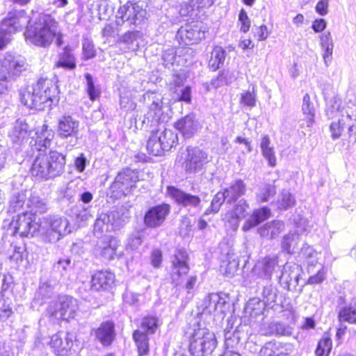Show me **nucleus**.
<instances>
[{
  "label": "nucleus",
  "mask_w": 356,
  "mask_h": 356,
  "mask_svg": "<svg viewBox=\"0 0 356 356\" xmlns=\"http://www.w3.org/2000/svg\"><path fill=\"white\" fill-rule=\"evenodd\" d=\"M145 102H151L144 115L143 123L152 129L147 143V149L154 156H160L164 151H169L178 143V137L171 129L163 124L165 117L162 111V99L160 95L148 92L144 95Z\"/></svg>",
  "instance_id": "f257e3e1"
},
{
  "label": "nucleus",
  "mask_w": 356,
  "mask_h": 356,
  "mask_svg": "<svg viewBox=\"0 0 356 356\" xmlns=\"http://www.w3.org/2000/svg\"><path fill=\"white\" fill-rule=\"evenodd\" d=\"M30 21L25 26H27L24 33L27 42L40 47H48L55 39L58 46L63 44L58 22L51 15L40 14L34 23L28 25Z\"/></svg>",
  "instance_id": "f03ea898"
},
{
  "label": "nucleus",
  "mask_w": 356,
  "mask_h": 356,
  "mask_svg": "<svg viewBox=\"0 0 356 356\" xmlns=\"http://www.w3.org/2000/svg\"><path fill=\"white\" fill-rule=\"evenodd\" d=\"M22 103L30 108L42 111L51 108L58 102V90L49 79H40L35 83L20 92Z\"/></svg>",
  "instance_id": "7ed1b4c3"
},
{
  "label": "nucleus",
  "mask_w": 356,
  "mask_h": 356,
  "mask_svg": "<svg viewBox=\"0 0 356 356\" xmlns=\"http://www.w3.org/2000/svg\"><path fill=\"white\" fill-rule=\"evenodd\" d=\"M354 109L347 103L339 100H332L325 108V114L332 121L330 124L329 131L332 140H337L346 136V132L350 137L353 131V113Z\"/></svg>",
  "instance_id": "20e7f679"
},
{
  "label": "nucleus",
  "mask_w": 356,
  "mask_h": 356,
  "mask_svg": "<svg viewBox=\"0 0 356 356\" xmlns=\"http://www.w3.org/2000/svg\"><path fill=\"white\" fill-rule=\"evenodd\" d=\"M65 156L56 150L40 152L35 158L31 173L39 179L48 180L60 176L65 170Z\"/></svg>",
  "instance_id": "39448f33"
},
{
  "label": "nucleus",
  "mask_w": 356,
  "mask_h": 356,
  "mask_svg": "<svg viewBox=\"0 0 356 356\" xmlns=\"http://www.w3.org/2000/svg\"><path fill=\"white\" fill-rule=\"evenodd\" d=\"M70 222L66 218L49 216L40 219L38 235L43 241L54 243L71 232Z\"/></svg>",
  "instance_id": "423d86ee"
},
{
  "label": "nucleus",
  "mask_w": 356,
  "mask_h": 356,
  "mask_svg": "<svg viewBox=\"0 0 356 356\" xmlns=\"http://www.w3.org/2000/svg\"><path fill=\"white\" fill-rule=\"evenodd\" d=\"M217 346L215 334L197 324L189 337V350L195 356H204L213 353Z\"/></svg>",
  "instance_id": "0eeeda50"
},
{
  "label": "nucleus",
  "mask_w": 356,
  "mask_h": 356,
  "mask_svg": "<svg viewBox=\"0 0 356 356\" xmlns=\"http://www.w3.org/2000/svg\"><path fill=\"white\" fill-rule=\"evenodd\" d=\"M29 22L24 10L10 12L0 25V50L10 41L12 35L22 30Z\"/></svg>",
  "instance_id": "6e6552de"
},
{
  "label": "nucleus",
  "mask_w": 356,
  "mask_h": 356,
  "mask_svg": "<svg viewBox=\"0 0 356 356\" xmlns=\"http://www.w3.org/2000/svg\"><path fill=\"white\" fill-rule=\"evenodd\" d=\"M146 19L147 11L144 3L129 1L119 8L116 15V24L118 26H138L144 23Z\"/></svg>",
  "instance_id": "1a4fd4ad"
},
{
  "label": "nucleus",
  "mask_w": 356,
  "mask_h": 356,
  "mask_svg": "<svg viewBox=\"0 0 356 356\" xmlns=\"http://www.w3.org/2000/svg\"><path fill=\"white\" fill-rule=\"evenodd\" d=\"M35 216L28 211H22L13 218L8 232L15 236L32 237L38 234V222L35 221Z\"/></svg>",
  "instance_id": "9d476101"
},
{
  "label": "nucleus",
  "mask_w": 356,
  "mask_h": 356,
  "mask_svg": "<svg viewBox=\"0 0 356 356\" xmlns=\"http://www.w3.org/2000/svg\"><path fill=\"white\" fill-rule=\"evenodd\" d=\"M139 181L138 172L130 169H125L119 172L112 183L110 191L111 195L115 198L129 195Z\"/></svg>",
  "instance_id": "9b49d317"
},
{
  "label": "nucleus",
  "mask_w": 356,
  "mask_h": 356,
  "mask_svg": "<svg viewBox=\"0 0 356 356\" xmlns=\"http://www.w3.org/2000/svg\"><path fill=\"white\" fill-rule=\"evenodd\" d=\"M227 296L223 293H210L207 296L198 309L202 314L213 316L215 320H222L229 307Z\"/></svg>",
  "instance_id": "f8f14e48"
},
{
  "label": "nucleus",
  "mask_w": 356,
  "mask_h": 356,
  "mask_svg": "<svg viewBox=\"0 0 356 356\" xmlns=\"http://www.w3.org/2000/svg\"><path fill=\"white\" fill-rule=\"evenodd\" d=\"M126 222V218L118 211L101 213L95 220L94 233L97 237L106 236L108 233L121 229Z\"/></svg>",
  "instance_id": "ddd939ff"
},
{
  "label": "nucleus",
  "mask_w": 356,
  "mask_h": 356,
  "mask_svg": "<svg viewBox=\"0 0 356 356\" xmlns=\"http://www.w3.org/2000/svg\"><path fill=\"white\" fill-rule=\"evenodd\" d=\"M49 344L52 351L58 356L70 355L79 348L76 334L70 332H59L53 334Z\"/></svg>",
  "instance_id": "4468645a"
},
{
  "label": "nucleus",
  "mask_w": 356,
  "mask_h": 356,
  "mask_svg": "<svg viewBox=\"0 0 356 356\" xmlns=\"http://www.w3.org/2000/svg\"><path fill=\"white\" fill-rule=\"evenodd\" d=\"M0 64V80L6 81L19 76L26 66L24 57L11 53H6Z\"/></svg>",
  "instance_id": "2eb2a0df"
},
{
  "label": "nucleus",
  "mask_w": 356,
  "mask_h": 356,
  "mask_svg": "<svg viewBox=\"0 0 356 356\" xmlns=\"http://www.w3.org/2000/svg\"><path fill=\"white\" fill-rule=\"evenodd\" d=\"M80 122L70 115L61 116L58 121L57 133L62 139L70 138L66 145L67 150H71L77 144Z\"/></svg>",
  "instance_id": "dca6fc26"
},
{
  "label": "nucleus",
  "mask_w": 356,
  "mask_h": 356,
  "mask_svg": "<svg viewBox=\"0 0 356 356\" xmlns=\"http://www.w3.org/2000/svg\"><path fill=\"white\" fill-rule=\"evenodd\" d=\"M205 31L202 22L186 24L178 30L176 38L181 44H193L204 38Z\"/></svg>",
  "instance_id": "f3484780"
},
{
  "label": "nucleus",
  "mask_w": 356,
  "mask_h": 356,
  "mask_svg": "<svg viewBox=\"0 0 356 356\" xmlns=\"http://www.w3.org/2000/svg\"><path fill=\"white\" fill-rule=\"evenodd\" d=\"M187 152V156L183 163V168L187 173L199 172L209 163L207 153L200 148L188 147Z\"/></svg>",
  "instance_id": "a211bd4d"
},
{
  "label": "nucleus",
  "mask_w": 356,
  "mask_h": 356,
  "mask_svg": "<svg viewBox=\"0 0 356 356\" xmlns=\"http://www.w3.org/2000/svg\"><path fill=\"white\" fill-rule=\"evenodd\" d=\"M301 268L293 262H286L280 277L282 286L288 291L295 290L298 285Z\"/></svg>",
  "instance_id": "6ab92c4d"
},
{
  "label": "nucleus",
  "mask_w": 356,
  "mask_h": 356,
  "mask_svg": "<svg viewBox=\"0 0 356 356\" xmlns=\"http://www.w3.org/2000/svg\"><path fill=\"white\" fill-rule=\"evenodd\" d=\"M170 206L168 204H161L148 209L144 217V222L147 227L156 228L163 225L170 213Z\"/></svg>",
  "instance_id": "aec40b11"
},
{
  "label": "nucleus",
  "mask_w": 356,
  "mask_h": 356,
  "mask_svg": "<svg viewBox=\"0 0 356 356\" xmlns=\"http://www.w3.org/2000/svg\"><path fill=\"white\" fill-rule=\"evenodd\" d=\"M249 204L245 200H240L234 207L232 211H227L223 218L227 227L235 232L241 220L248 214Z\"/></svg>",
  "instance_id": "412c9836"
},
{
  "label": "nucleus",
  "mask_w": 356,
  "mask_h": 356,
  "mask_svg": "<svg viewBox=\"0 0 356 356\" xmlns=\"http://www.w3.org/2000/svg\"><path fill=\"white\" fill-rule=\"evenodd\" d=\"M278 265L277 255L266 256L257 261L252 268V273L263 280H270Z\"/></svg>",
  "instance_id": "4be33fe9"
},
{
  "label": "nucleus",
  "mask_w": 356,
  "mask_h": 356,
  "mask_svg": "<svg viewBox=\"0 0 356 356\" xmlns=\"http://www.w3.org/2000/svg\"><path fill=\"white\" fill-rule=\"evenodd\" d=\"M187 261L188 254L186 250L181 248H177L172 260V280L176 285L180 284L179 280L181 277L186 275L188 272Z\"/></svg>",
  "instance_id": "5701e85b"
},
{
  "label": "nucleus",
  "mask_w": 356,
  "mask_h": 356,
  "mask_svg": "<svg viewBox=\"0 0 356 356\" xmlns=\"http://www.w3.org/2000/svg\"><path fill=\"white\" fill-rule=\"evenodd\" d=\"M167 193L177 204L184 207L197 208L200 207L201 200L197 195L187 193L174 186H168Z\"/></svg>",
  "instance_id": "b1692460"
},
{
  "label": "nucleus",
  "mask_w": 356,
  "mask_h": 356,
  "mask_svg": "<svg viewBox=\"0 0 356 356\" xmlns=\"http://www.w3.org/2000/svg\"><path fill=\"white\" fill-rule=\"evenodd\" d=\"M35 136H31L32 140L30 144L34 149L38 152H43L42 148L46 149L51 144L54 138V131L49 128L47 124H43L41 127L38 128L35 131Z\"/></svg>",
  "instance_id": "393cba45"
},
{
  "label": "nucleus",
  "mask_w": 356,
  "mask_h": 356,
  "mask_svg": "<svg viewBox=\"0 0 356 356\" xmlns=\"http://www.w3.org/2000/svg\"><path fill=\"white\" fill-rule=\"evenodd\" d=\"M115 283V275L108 270L96 272L91 279V289L96 291H106Z\"/></svg>",
  "instance_id": "a878e982"
},
{
  "label": "nucleus",
  "mask_w": 356,
  "mask_h": 356,
  "mask_svg": "<svg viewBox=\"0 0 356 356\" xmlns=\"http://www.w3.org/2000/svg\"><path fill=\"white\" fill-rule=\"evenodd\" d=\"M265 308V303L257 298H253L249 300L246 303L243 311L244 323H250L261 316Z\"/></svg>",
  "instance_id": "bb28decb"
},
{
  "label": "nucleus",
  "mask_w": 356,
  "mask_h": 356,
  "mask_svg": "<svg viewBox=\"0 0 356 356\" xmlns=\"http://www.w3.org/2000/svg\"><path fill=\"white\" fill-rule=\"evenodd\" d=\"M61 312L60 316L61 320L69 321L74 318L76 312L79 309V304L76 299L72 296H60Z\"/></svg>",
  "instance_id": "cd10ccee"
},
{
  "label": "nucleus",
  "mask_w": 356,
  "mask_h": 356,
  "mask_svg": "<svg viewBox=\"0 0 356 356\" xmlns=\"http://www.w3.org/2000/svg\"><path fill=\"white\" fill-rule=\"evenodd\" d=\"M31 134L29 126L26 122L17 120L8 132V136L13 143L21 145Z\"/></svg>",
  "instance_id": "c85d7f7f"
},
{
  "label": "nucleus",
  "mask_w": 356,
  "mask_h": 356,
  "mask_svg": "<svg viewBox=\"0 0 356 356\" xmlns=\"http://www.w3.org/2000/svg\"><path fill=\"white\" fill-rule=\"evenodd\" d=\"M92 333L102 344L108 346L114 339V325L110 321L104 322Z\"/></svg>",
  "instance_id": "c756f323"
},
{
  "label": "nucleus",
  "mask_w": 356,
  "mask_h": 356,
  "mask_svg": "<svg viewBox=\"0 0 356 356\" xmlns=\"http://www.w3.org/2000/svg\"><path fill=\"white\" fill-rule=\"evenodd\" d=\"M175 127L185 138H189L197 131V122L193 115H188L179 120L175 124Z\"/></svg>",
  "instance_id": "7c9ffc66"
},
{
  "label": "nucleus",
  "mask_w": 356,
  "mask_h": 356,
  "mask_svg": "<svg viewBox=\"0 0 356 356\" xmlns=\"http://www.w3.org/2000/svg\"><path fill=\"white\" fill-rule=\"evenodd\" d=\"M232 319H229L227 327L225 330V346L226 350L236 349L242 337L241 326L236 327L234 331H232Z\"/></svg>",
  "instance_id": "2f4dec72"
},
{
  "label": "nucleus",
  "mask_w": 356,
  "mask_h": 356,
  "mask_svg": "<svg viewBox=\"0 0 356 356\" xmlns=\"http://www.w3.org/2000/svg\"><path fill=\"white\" fill-rule=\"evenodd\" d=\"M118 245V241L114 237H110L98 243L95 251L104 259L111 260L113 259Z\"/></svg>",
  "instance_id": "473e14b6"
},
{
  "label": "nucleus",
  "mask_w": 356,
  "mask_h": 356,
  "mask_svg": "<svg viewBox=\"0 0 356 356\" xmlns=\"http://www.w3.org/2000/svg\"><path fill=\"white\" fill-rule=\"evenodd\" d=\"M320 254L321 253L314 250L312 246L305 243L302 247L298 257L300 261L307 264L308 270L310 271L312 268L319 264Z\"/></svg>",
  "instance_id": "72a5a7b5"
},
{
  "label": "nucleus",
  "mask_w": 356,
  "mask_h": 356,
  "mask_svg": "<svg viewBox=\"0 0 356 356\" xmlns=\"http://www.w3.org/2000/svg\"><path fill=\"white\" fill-rule=\"evenodd\" d=\"M270 216V210L266 207L256 209L253 211L250 218L245 222L242 229L244 232L250 230L256 227L261 222L268 219Z\"/></svg>",
  "instance_id": "f704fd0d"
},
{
  "label": "nucleus",
  "mask_w": 356,
  "mask_h": 356,
  "mask_svg": "<svg viewBox=\"0 0 356 356\" xmlns=\"http://www.w3.org/2000/svg\"><path fill=\"white\" fill-rule=\"evenodd\" d=\"M284 229V225L282 221L273 220L259 227L258 232L260 236L267 239L277 237Z\"/></svg>",
  "instance_id": "c9c22d12"
},
{
  "label": "nucleus",
  "mask_w": 356,
  "mask_h": 356,
  "mask_svg": "<svg viewBox=\"0 0 356 356\" xmlns=\"http://www.w3.org/2000/svg\"><path fill=\"white\" fill-rule=\"evenodd\" d=\"M302 112L304 118L302 120L303 122L301 126L312 127L314 123L316 111L308 94H305L303 97Z\"/></svg>",
  "instance_id": "e433bc0d"
},
{
  "label": "nucleus",
  "mask_w": 356,
  "mask_h": 356,
  "mask_svg": "<svg viewBox=\"0 0 356 356\" xmlns=\"http://www.w3.org/2000/svg\"><path fill=\"white\" fill-rule=\"evenodd\" d=\"M26 207L28 213H33L35 216L37 213H44L47 209L44 200L31 193L27 194Z\"/></svg>",
  "instance_id": "4c0bfd02"
},
{
  "label": "nucleus",
  "mask_w": 356,
  "mask_h": 356,
  "mask_svg": "<svg viewBox=\"0 0 356 356\" xmlns=\"http://www.w3.org/2000/svg\"><path fill=\"white\" fill-rule=\"evenodd\" d=\"M223 191L226 193L227 202H232L245 194L246 186L242 180L237 179L233 181L229 188H225Z\"/></svg>",
  "instance_id": "58836bf2"
},
{
  "label": "nucleus",
  "mask_w": 356,
  "mask_h": 356,
  "mask_svg": "<svg viewBox=\"0 0 356 356\" xmlns=\"http://www.w3.org/2000/svg\"><path fill=\"white\" fill-rule=\"evenodd\" d=\"M227 261L220 266V270L227 277H233L238 269V257L230 250L227 253Z\"/></svg>",
  "instance_id": "ea45409f"
},
{
  "label": "nucleus",
  "mask_w": 356,
  "mask_h": 356,
  "mask_svg": "<svg viewBox=\"0 0 356 356\" xmlns=\"http://www.w3.org/2000/svg\"><path fill=\"white\" fill-rule=\"evenodd\" d=\"M260 147L263 156L268 161V165L275 167L277 164V159L273 146L271 145L268 136L264 135L261 140Z\"/></svg>",
  "instance_id": "a19ab883"
},
{
  "label": "nucleus",
  "mask_w": 356,
  "mask_h": 356,
  "mask_svg": "<svg viewBox=\"0 0 356 356\" xmlns=\"http://www.w3.org/2000/svg\"><path fill=\"white\" fill-rule=\"evenodd\" d=\"M140 36L141 33L139 31H129L121 36L120 38V44L126 46L124 51H135L139 47L138 39Z\"/></svg>",
  "instance_id": "79ce46f5"
},
{
  "label": "nucleus",
  "mask_w": 356,
  "mask_h": 356,
  "mask_svg": "<svg viewBox=\"0 0 356 356\" xmlns=\"http://www.w3.org/2000/svg\"><path fill=\"white\" fill-rule=\"evenodd\" d=\"M235 143L238 144L236 147V152L240 153L236 159V162L239 165H243L245 162L246 154L252 150L251 142L242 136H238L235 139Z\"/></svg>",
  "instance_id": "37998d69"
},
{
  "label": "nucleus",
  "mask_w": 356,
  "mask_h": 356,
  "mask_svg": "<svg viewBox=\"0 0 356 356\" xmlns=\"http://www.w3.org/2000/svg\"><path fill=\"white\" fill-rule=\"evenodd\" d=\"M27 199V193L26 192H21L13 195L10 200V205L8 208V211L17 212L20 211H26L27 209L26 207Z\"/></svg>",
  "instance_id": "c03bdc74"
},
{
  "label": "nucleus",
  "mask_w": 356,
  "mask_h": 356,
  "mask_svg": "<svg viewBox=\"0 0 356 356\" xmlns=\"http://www.w3.org/2000/svg\"><path fill=\"white\" fill-rule=\"evenodd\" d=\"M56 66L57 67H62L65 70H72L76 67V62L74 55L71 50L65 47L63 52L59 56V58L56 62Z\"/></svg>",
  "instance_id": "a18cd8bd"
},
{
  "label": "nucleus",
  "mask_w": 356,
  "mask_h": 356,
  "mask_svg": "<svg viewBox=\"0 0 356 356\" xmlns=\"http://www.w3.org/2000/svg\"><path fill=\"white\" fill-rule=\"evenodd\" d=\"M300 241V236L298 233H289L282 238V248L288 254H293Z\"/></svg>",
  "instance_id": "49530a36"
},
{
  "label": "nucleus",
  "mask_w": 356,
  "mask_h": 356,
  "mask_svg": "<svg viewBox=\"0 0 356 356\" xmlns=\"http://www.w3.org/2000/svg\"><path fill=\"white\" fill-rule=\"evenodd\" d=\"M61 305L60 304V296H59L56 300H54L48 304L46 311L45 316H47L50 321L53 323L58 322L61 320L60 313L61 312Z\"/></svg>",
  "instance_id": "de8ad7c7"
},
{
  "label": "nucleus",
  "mask_w": 356,
  "mask_h": 356,
  "mask_svg": "<svg viewBox=\"0 0 356 356\" xmlns=\"http://www.w3.org/2000/svg\"><path fill=\"white\" fill-rule=\"evenodd\" d=\"M133 337L138 347L139 355H147L149 352V339L147 334L142 330H136L133 334Z\"/></svg>",
  "instance_id": "09e8293b"
},
{
  "label": "nucleus",
  "mask_w": 356,
  "mask_h": 356,
  "mask_svg": "<svg viewBox=\"0 0 356 356\" xmlns=\"http://www.w3.org/2000/svg\"><path fill=\"white\" fill-rule=\"evenodd\" d=\"M225 59V51L220 47H216L211 55L209 62V67L216 71L223 65Z\"/></svg>",
  "instance_id": "8fccbe9b"
},
{
  "label": "nucleus",
  "mask_w": 356,
  "mask_h": 356,
  "mask_svg": "<svg viewBox=\"0 0 356 356\" xmlns=\"http://www.w3.org/2000/svg\"><path fill=\"white\" fill-rule=\"evenodd\" d=\"M161 325L159 319L154 316H145L143 318L140 330L146 334H152L156 332Z\"/></svg>",
  "instance_id": "3c124183"
},
{
  "label": "nucleus",
  "mask_w": 356,
  "mask_h": 356,
  "mask_svg": "<svg viewBox=\"0 0 356 356\" xmlns=\"http://www.w3.org/2000/svg\"><path fill=\"white\" fill-rule=\"evenodd\" d=\"M214 0H188V7L180 9V14L183 16L190 15V13L195 8H209L213 5Z\"/></svg>",
  "instance_id": "603ef678"
},
{
  "label": "nucleus",
  "mask_w": 356,
  "mask_h": 356,
  "mask_svg": "<svg viewBox=\"0 0 356 356\" xmlns=\"http://www.w3.org/2000/svg\"><path fill=\"white\" fill-rule=\"evenodd\" d=\"M54 291V286L49 280H41L35 293V301L50 298Z\"/></svg>",
  "instance_id": "864d4df0"
},
{
  "label": "nucleus",
  "mask_w": 356,
  "mask_h": 356,
  "mask_svg": "<svg viewBox=\"0 0 356 356\" xmlns=\"http://www.w3.org/2000/svg\"><path fill=\"white\" fill-rule=\"evenodd\" d=\"M13 314L11 300L0 294V322L6 321Z\"/></svg>",
  "instance_id": "5fc2aeb1"
},
{
  "label": "nucleus",
  "mask_w": 356,
  "mask_h": 356,
  "mask_svg": "<svg viewBox=\"0 0 356 356\" xmlns=\"http://www.w3.org/2000/svg\"><path fill=\"white\" fill-rule=\"evenodd\" d=\"M276 193L275 186L271 184L261 185L257 193V200L259 202H268Z\"/></svg>",
  "instance_id": "6e6d98bb"
},
{
  "label": "nucleus",
  "mask_w": 356,
  "mask_h": 356,
  "mask_svg": "<svg viewBox=\"0 0 356 356\" xmlns=\"http://www.w3.org/2000/svg\"><path fill=\"white\" fill-rule=\"evenodd\" d=\"M321 89L324 99L326 102V108L328 107V104L332 100H339L343 102L341 99L336 95L335 89L334 86L328 82H324L321 84Z\"/></svg>",
  "instance_id": "4d7b16f0"
},
{
  "label": "nucleus",
  "mask_w": 356,
  "mask_h": 356,
  "mask_svg": "<svg viewBox=\"0 0 356 356\" xmlns=\"http://www.w3.org/2000/svg\"><path fill=\"white\" fill-rule=\"evenodd\" d=\"M339 320L340 322H348L351 324L356 323V309L349 305L340 309L339 312Z\"/></svg>",
  "instance_id": "13d9d810"
},
{
  "label": "nucleus",
  "mask_w": 356,
  "mask_h": 356,
  "mask_svg": "<svg viewBox=\"0 0 356 356\" xmlns=\"http://www.w3.org/2000/svg\"><path fill=\"white\" fill-rule=\"evenodd\" d=\"M295 198L287 190H283L277 200V207L279 209H287L294 206Z\"/></svg>",
  "instance_id": "bf43d9fd"
},
{
  "label": "nucleus",
  "mask_w": 356,
  "mask_h": 356,
  "mask_svg": "<svg viewBox=\"0 0 356 356\" xmlns=\"http://www.w3.org/2000/svg\"><path fill=\"white\" fill-rule=\"evenodd\" d=\"M257 95L254 86L241 93L240 104L244 106L253 108L256 106Z\"/></svg>",
  "instance_id": "052dcab7"
},
{
  "label": "nucleus",
  "mask_w": 356,
  "mask_h": 356,
  "mask_svg": "<svg viewBox=\"0 0 356 356\" xmlns=\"http://www.w3.org/2000/svg\"><path fill=\"white\" fill-rule=\"evenodd\" d=\"M332 348L330 337H323L318 342L315 353L316 356H328Z\"/></svg>",
  "instance_id": "680f3d73"
},
{
  "label": "nucleus",
  "mask_w": 356,
  "mask_h": 356,
  "mask_svg": "<svg viewBox=\"0 0 356 356\" xmlns=\"http://www.w3.org/2000/svg\"><path fill=\"white\" fill-rule=\"evenodd\" d=\"M225 194L226 193H224V191H220L217 193L211 201L210 211L209 209H207L205 212V214H208L209 212L217 213L219 211L222 204L225 200H227Z\"/></svg>",
  "instance_id": "e2e57ef3"
},
{
  "label": "nucleus",
  "mask_w": 356,
  "mask_h": 356,
  "mask_svg": "<svg viewBox=\"0 0 356 356\" xmlns=\"http://www.w3.org/2000/svg\"><path fill=\"white\" fill-rule=\"evenodd\" d=\"M163 64L166 67L172 66L176 60V50L174 47H168L163 51L162 55Z\"/></svg>",
  "instance_id": "0e129e2a"
},
{
  "label": "nucleus",
  "mask_w": 356,
  "mask_h": 356,
  "mask_svg": "<svg viewBox=\"0 0 356 356\" xmlns=\"http://www.w3.org/2000/svg\"><path fill=\"white\" fill-rule=\"evenodd\" d=\"M82 51L83 58L86 60L92 58L96 55L94 44L88 39L83 40L82 43Z\"/></svg>",
  "instance_id": "69168bd1"
},
{
  "label": "nucleus",
  "mask_w": 356,
  "mask_h": 356,
  "mask_svg": "<svg viewBox=\"0 0 356 356\" xmlns=\"http://www.w3.org/2000/svg\"><path fill=\"white\" fill-rule=\"evenodd\" d=\"M277 354H278L277 346L275 341L266 343L259 352L260 356H278Z\"/></svg>",
  "instance_id": "338daca9"
},
{
  "label": "nucleus",
  "mask_w": 356,
  "mask_h": 356,
  "mask_svg": "<svg viewBox=\"0 0 356 356\" xmlns=\"http://www.w3.org/2000/svg\"><path fill=\"white\" fill-rule=\"evenodd\" d=\"M85 78L87 84V92L91 100H95L99 95V90L95 87L92 76L86 73Z\"/></svg>",
  "instance_id": "774afa93"
}]
</instances>
